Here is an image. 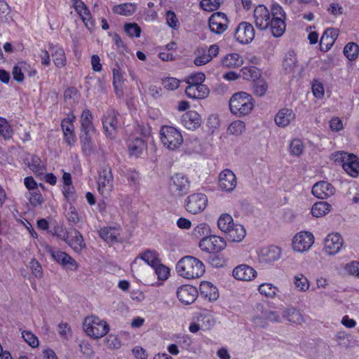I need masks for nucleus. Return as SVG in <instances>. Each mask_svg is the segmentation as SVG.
I'll use <instances>...</instances> for the list:
<instances>
[{
  "mask_svg": "<svg viewBox=\"0 0 359 359\" xmlns=\"http://www.w3.org/2000/svg\"><path fill=\"white\" fill-rule=\"evenodd\" d=\"M159 138L163 146L170 151L180 149L184 142L181 131L176 127L168 125L161 126Z\"/></svg>",
  "mask_w": 359,
  "mask_h": 359,
  "instance_id": "20e7f679",
  "label": "nucleus"
},
{
  "mask_svg": "<svg viewBox=\"0 0 359 359\" xmlns=\"http://www.w3.org/2000/svg\"><path fill=\"white\" fill-rule=\"evenodd\" d=\"M176 294L182 304L188 305L195 302L198 295V291L196 287L184 284L177 289Z\"/></svg>",
  "mask_w": 359,
  "mask_h": 359,
  "instance_id": "2eb2a0df",
  "label": "nucleus"
},
{
  "mask_svg": "<svg viewBox=\"0 0 359 359\" xmlns=\"http://www.w3.org/2000/svg\"><path fill=\"white\" fill-rule=\"evenodd\" d=\"M54 65L57 68H62L67 65V57L64 48L59 45L49 44Z\"/></svg>",
  "mask_w": 359,
  "mask_h": 359,
  "instance_id": "7c9ffc66",
  "label": "nucleus"
},
{
  "mask_svg": "<svg viewBox=\"0 0 359 359\" xmlns=\"http://www.w3.org/2000/svg\"><path fill=\"white\" fill-rule=\"evenodd\" d=\"M181 123L187 130H195L201 126L202 118L196 111L189 110L182 116Z\"/></svg>",
  "mask_w": 359,
  "mask_h": 359,
  "instance_id": "b1692460",
  "label": "nucleus"
},
{
  "mask_svg": "<svg viewBox=\"0 0 359 359\" xmlns=\"http://www.w3.org/2000/svg\"><path fill=\"white\" fill-rule=\"evenodd\" d=\"M293 284L295 289L299 292H305L310 287V281L302 273H297L293 277Z\"/></svg>",
  "mask_w": 359,
  "mask_h": 359,
  "instance_id": "37998d69",
  "label": "nucleus"
},
{
  "mask_svg": "<svg viewBox=\"0 0 359 359\" xmlns=\"http://www.w3.org/2000/svg\"><path fill=\"white\" fill-rule=\"evenodd\" d=\"M163 87L169 90H176L180 84V80L174 77H166L162 79Z\"/></svg>",
  "mask_w": 359,
  "mask_h": 359,
  "instance_id": "774afa93",
  "label": "nucleus"
},
{
  "mask_svg": "<svg viewBox=\"0 0 359 359\" xmlns=\"http://www.w3.org/2000/svg\"><path fill=\"white\" fill-rule=\"evenodd\" d=\"M228 18L221 12H217L209 18L208 25L212 32L220 34L226 31L228 27Z\"/></svg>",
  "mask_w": 359,
  "mask_h": 359,
  "instance_id": "6ab92c4d",
  "label": "nucleus"
},
{
  "mask_svg": "<svg viewBox=\"0 0 359 359\" xmlns=\"http://www.w3.org/2000/svg\"><path fill=\"white\" fill-rule=\"evenodd\" d=\"M272 18L271 12L264 5L257 6L254 10V20L255 25L259 29L264 30L269 27Z\"/></svg>",
  "mask_w": 359,
  "mask_h": 359,
  "instance_id": "f3484780",
  "label": "nucleus"
},
{
  "mask_svg": "<svg viewBox=\"0 0 359 359\" xmlns=\"http://www.w3.org/2000/svg\"><path fill=\"white\" fill-rule=\"evenodd\" d=\"M311 90L313 96L318 100H322L325 95V88L319 79H313L311 82Z\"/></svg>",
  "mask_w": 359,
  "mask_h": 359,
  "instance_id": "4d7b16f0",
  "label": "nucleus"
},
{
  "mask_svg": "<svg viewBox=\"0 0 359 359\" xmlns=\"http://www.w3.org/2000/svg\"><path fill=\"white\" fill-rule=\"evenodd\" d=\"M190 189V181L183 173H176L170 178V189L173 195L182 196L186 195Z\"/></svg>",
  "mask_w": 359,
  "mask_h": 359,
  "instance_id": "f8f14e48",
  "label": "nucleus"
},
{
  "mask_svg": "<svg viewBox=\"0 0 359 359\" xmlns=\"http://www.w3.org/2000/svg\"><path fill=\"white\" fill-rule=\"evenodd\" d=\"M344 243V238L340 233H328L323 241V250L327 255H335L341 250Z\"/></svg>",
  "mask_w": 359,
  "mask_h": 359,
  "instance_id": "ddd939ff",
  "label": "nucleus"
},
{
  "mask_svg": "<svg viewBox=\"0 0 359 359\" xmlns=\"http://www.w3.org/2000/svg\"><path fill=\"white\" fill-rule=\"evenodd\" d=\"M24 163L36 175H40L46 171V166L41 159L36 155H28L25 159Z\"/></svg>",
  "mask_w": 359,
  "mask_h": 359,
  "instance_id": "473e14b6",
  "label": "nucleus"
},
{
  "mask_svg": "<svg viewBox=\"0 0 359 359\" xmlns=\"http://www.w3.org/2000/svg\"><path fill=\"white\" fill-rule=\"evenodd\" d=\"M152 269L158 279L157 285H162L170 276V269L162 264L161 262Z\"/></svg>",
  "mask_w": 359,
  "mask_h": 359,
  "instance_id": "ea45409f",
  "label": "nucleus"
},
{
  "mask_svg": "<svg viewBox=\"0 0 359 359\" xmlns=\"http://www.w3.org/2000/svg\"><path fill=\"white\" fill-rule=\"evenodd\" d=\"M138 258L143 260L151 268L161 262L159 254L156 251L151 250H147L141 252L137 257V259Z\"/></svg>",
  "mask_w": 359,
  "mask_h": 359,
  "instance_id": "e433bc0d",
  "label": "nucleus"
},
{
  "mask_svg": "<svg viewBox=\"0 0 359 359\" xmlns=\"http://www.w3.org/2000/svg\"><path fill=\"white\" fill-rule=\"evenodd\" d=\"M22 337L25 341L33 348H37L39 345L38 337L30 331H22Z\"/></svg>",
  "mask_w": 359,
  "mask_h": 359,
  "instance_id": "680f3d73",
  "label": "nucleus"
},
{
  "mask_svg": "<svg viewBox=\"0 0 359 359\" xmlns=\"http://www.w3.org/2000/svg\"><path fill=\"white\" fill-rule=\"evenodd\" d=\"M234 224L232 216L228 213L222 214L217 219L219 229L225 233Z\"/></svg>",
  "mask_w": 359,
  "mask_h": 359,
  "instance_id": "a18cd8bd",
  "label": "nucleus"
},
{
  "mask_svg": "<svg viewBox=\"0 0 359 359\" xmlns=\"http://www.w3.org/2000/svg\"><path fill=\"white\" fill-rule=\"evenodd\" d=\"M255 36V30L252 24L248 22L239 23L234 33L236 40L241 44L250 43Z\"/></svg>",
  "mask_w": 359,
  "mask_h": 359,
  "instance_id": "4468645a",
  "label": "nucleus"
},
{
  "mask_svg": "<svg viewBox=\"0 0 359 359\" xmlns=\"http://www.w3.org/2000/svg\"><path fill=\"white\" fill-rule=\"evenodd\" d=\"M331 210V205L325 201L315 203L311 208V213L313 217L318 218L327 215Z\"/></svg>",
  "mask_w": 359,
  "mask_h": 359,
  "instance_id": "58836bf2",
  "label": "nucleus"
},
{
  "mask_svg": "<svg viewBox=\"0 0 359 359\" xmlns=\"http://www.w3.org/2000/svg\"><path fill=\"white\" fill-rule=\"evenodd\" d=\"M80 123L82 149L85 154H90L94 147L93 137L95 134V129L93 123V114L88 109H85L82 111Z\"/></svg>",
  "mask_w": 359,
  "mask_h": 359,
  "instance_id": "7ed1b4c3",
  "label": "nucleus"
},
{
  "mask_svg": "<svg viewBox=\"0 0 359 359\" xmlns=\"http://www.w3.org/2000/svg\"><path fill=\"white\" fill-rule=\"evenodd\" d=\"M205 76L202 72H197L193 74L189 75L187 79L186 82L187 86H198V85H204L203 82L205 81Z\"/></svg>",
  "mask_w": 359,
  "mask_h": 359,
  "instance_id": "052dcab7",
  "label": "nucleus"
},
{
  "mask_svg": "<svg viewBox=\"0 0 359 359\" xmlns=\"http://www.w3.org/2000/svg\"><path fill=\"white\" fill-rule=\"evenodd\" d=\"M281 314H283L284 320L292 323H300L302 320L301 313L294 308L285 309L281 312Z\"/></svg>",
  "mask_w": 359,
  "mask_h": 359,
  "instance_id": "49530a36",
  "label": "nucleus"
},
{
  "mask_svg": "<svg viewBox=\"0 0 359 359\" xmlns=\"http://www.w3.org/2000/svg\"><path fill=\"white\" fill-rule=\"evenodd\" d=\"M271 15L269 24L271 33L274 36L279 37L283 34L285 30V12L280 5L275 4L271 7Z\"/></svg>",
  "mask_w": 359,
  "mask_h": 359,
  "instance_id": "6e6552de",
  "label": "nucleus"
},
{
  "mask_svg": "<svg viewBox=\"0 0 359 359\" xmlns=\"http://www.w3.org/2000/svg\"><path fill=\"white\" fill-rule=\"evenodd\" d=\"M296 115L292 109L283 108L275 116L274 121L278 127L285 128L295 119Z\"/></svg>",
  "mask_w": 359,
  "mask_h": 359,
  "instance_id": "c85d7f7f",
  "label": "nucleus"
},
{
  "mask_svg": "<svg viewBox=\"0 0 359 359\" xmlns=\"http://www.w3.org/2000/svg\"><path fill=\"white\" fill-rule=\"evenodd\" d=\"M140 91L142 94L149 95L154 98H157L161 95V88L154 84H144L140 88Z\"/></svg>",
  "mask_w": 359,
  "mask_h": 359,
  "instance_id": "5fc2aeb1",
  "label": "nucleus"
},
{
  "mask_svg": "<svg viewBox=\"0 0 359 359\" xmlns=\"http://www.w3.org/2000/svg\"><path fill=\"white\" fill-rule=\"evenodd\" d=\"M130 156L138 157L147 149V143L142 137H130L127 142Z\"/></svg>",
  "mask_w": 359,
  "mask_h": 359,
  "instance_id": "cd10ccee",
  "label": "nucleus"
},
{
  "mask_svg": "<svg viewBox=\"0 0 359 359\" xmlns=\"http://www.w3.org/2000/svg\"><path fill=\"white\" fill-rule=\"evenodd\" d=\"M177 275L186 280H194L203 276L205 266L199 259L186 255L180 258L175 266Z\"/></svg>",
  "mask_w": 359,
  "mask_h": 359,
  "instance_id": "f257e3e1",
  "label": "nucleus"
},
{
  "mask_svg": "<svg viewBox=\"0 0 359 359\" xmlns=\"http://www.w3.org/2000/svg\"><path fill=\"white\" fill-rule=\"evenodd\" d=\"M66 243L77 252H81L85 248L83 236L77 230L73 231L68 235Z\"/></svg>",
  "mask_w": 359,
  "mask_h": 359,
  "instance_id": "72a5a7b5",
  "label": "nucleus"
},
{
  "mask_svg": "<svg viewBox=\"0 0 359 359\" xmlns=\"http://www.w3.org/2000/svg\"><path fill=\"white\" fill-rule=\"evenodd\" d=\"M97 191L103 198H107L114 189V177L109 166L103 168L98 173Z\"/></svg>",
  "mask_w": 359,
  "mask_h": 359,
  "instance_id": "0eeeda50",
  "label": "nucleus"
},
{
  "mask_svg": "<svg viewBox=\"0 0 359 359\" xmlns=\"http://www.w3.org/2000/svg\"><path fill=\"white\" fill-rule=\"evenodd\" d=\"M113 86L117 95H122L125 81V72L119 67L113 69Z\"/></svg>",
  "mask_w": 359,
  "mask_h": 359,
  "instance_id": "4c0bfd02",
  "label": "nucleus"
},
{
  "mask_svg": "<svg viewBox=\"0 0 359 359\" xmlns=\"http://www.w3.org/2000/svg\"><path fill=\"white\" fill-rule=\"evenodd\" d=\"M339 36V30L335 28L327 29L320 40V48L323 52L328 51L334 45Z\"/></svg>",
  "mask_w": 359,
  "mask_h": 359,
  "instance_id": "a878e982",
  "label": "nucleus"
},
{
  "mask_svg": "<svg viewBox=\"0 0 359 359\" xmlns=\"http://www.w3.org/2000/svg\"><path fill=\"white\" fill-rule=\"evenodd\" d=\"M232 276L238 280L251 281L257 277V272L249 265L240 264L233 269Z\"/></svg>",
  "mask_w": 359,
  "mask_h": 359,
  "instance_id": "5701e85b",
  "label": "nucleus"
},
{
  "mask_svg": "<svg viewBox=\"0 0 359 359\" xmlns=\"http://www.w3.org/2000/svg\"><path fill=\"white\" fill-rule=\"evenodd\" d=\"M47 248L53 259L67 270L75 271L77 269L78 264L66 252L55 250L49 246Z\"/></svg>",
  "mask_w": 359,
  "mask_h": 359,
  "instance_id": "dca6fc26",
  "label": "nucleus"
},
{
  "mask_svg": "<svg viewBox=\"0 0 359 359\" xmlns=\"http://www.w3.org/2000/svg\"><path fill=\"white\" fill-rule=\"evenodd\" d=\"M72 6L80 16L81 20L88 29H90L94 25L91 13L87 6L81 0H71Z\"/></svg>",
  "mask_w": 359,
  "mask_h": 359,
  "instance_id": "4be33fe9",
  "label": "nucleus"
},
{
  "mask_svg": "<svg viewBox=\"0 0 359 359\" xmlns=\"http://www.w3.org/2000/svg\"><path fill=\"white\" fill-rule=\"evenodd\" d=\"M166 24L172 29L177 30L180 27V21L176 14L172 11H168L165 15Z\"/></svg>",
  "mask_w": 359,
  "mask_h": 359,
  "instance_id": "338daca9",
  "label": "nucleus"
},
{
  "mask_svg": "<svg viewBox=\"0 0 359 359\" xmlns=\"http://www.w3.org/2000/svg\"><path fill=\"white\" fill-rule=\"evenodd\" d=\"M237 185L235 174L229 169L222 170L218 177V187L223 191L231 192Z\"/></svg>",
  "mask_w": 359,
  "mask_h": 359,
  "instance_id": "a211bd4d",
  "label": "nucleus"
},
{
  "mask_svg": "<svg viewBox=\"0 0 359 359\" xmlns=\"http://www.w3.org/2000/svg\"><path fill=\"white\" fill-rule=\"evenodd\" d=\"M126 34L130 38H139L142 33L141 27L136 22H127L123 25Z\"/></svg>",
  "mask_w": 359,
  "mask_h": 359,
  "instance_id": "603ef678",
  "label": "nucleus"
},
{
  "mask_svg": "<svg viewBox=\"0 0 359 359\" xmlns=\"http://www.w3.org/2000/svg\"><path fill=\"white\" fill-rule=\"evenodd\" d=\"M210 61V57L208 56L205 48H201L198 50V55L194 60V64L196 66L205 65Z\"/></svg>",
  "mask_w": 359,
  "mask_h": 359,
  "instance_id": "0e129e2a",
  "label": "nucleus"
},
{
  "mask_svg": "<svg viewBox=\"0 0 359 359\" xmlns=\"http://www.w3.org/2000/svg\"><path fill=\"white\" fill-rule=\"evenodd\" d=\"M258 291L263 296L274 298L278 292V288L271 283H264L259 285Z\"/></svg>",
  "mask_w": 359,
  "mask_h": 359,
  "instance_id": "de8ad7c7",
  "label": "nucleus"
},
{
  "mask_svg": "<svg viewBox=\"0 0 359 359\" xmlns=\"http://www.w3.org/2000/svg\"><path fill=\"white\" fill-rule=\"evenodd\" d=\"M14 134L13 129L8 121L2 117H0V136L4 140H10Z\"/></svg>",
  "mask_w": 359,
  "mask_h": 359,
  "instance_id": "8fccbe9b",
  "label": "nucleus"
},
{
  "mask_svg": "<svg viewBox=\"0 0 359 359\" xmlns=\"http://www.w3.org/2000/svg\"><path fill=\"white\" fill-rule=\"evenodd\" d=\"M332 159L341 163L343 169L349 176L357 177L359 175V157L356 155L341 151L333 154Z\"/></svg>",
  "mask_w": 359,
  "mask_h": 359,
  "instance_id": "423d86ee",
  "label": "nucleus"
},
{
  "mask_svg": "<svg viewBox=\"0 0 359 359\" xmlns=\"http://www.w3.org/2000/svg\"><path fill=\"white\" fill-rule=\"evenodd\" d=\"M344 54L350 60H355L359 54V46L356 43L349 42L344 48Z\"/></svg>",
  "mask_w": 359,
  "mask_h": 359,
  "instance_id": "09e8293b",
  "label": "nucleus"
},
{
  "mask_svg": "<svg viewBox=\"0 0 359 359\" xmlns=\"http://www.w3.org/2000/svg\"><path fill=\"white\" fill-rule=\"evenodd\" d=\"M100 237L107 242H113L117 240L120 235V229L116 227H104L99 231Z\"/></svg>",
  "mask_w": 359,
  "mask_h": 359,
  "instance_id": "79ce46f5",
  "label": "nucleus"
},
{
  "mask_svg": "<svg viewBox=\"0 0 359 359\" xmlns=\"http://www.w3.org/2000/svg\"><path fill=\"white\" fill-rule=\"evenodd\" d=\"M243 64L242 56L237 53L226 54L221 58L220 65L223 68L234 69L240 67Z\"/></svg>",
  "mask_w": 359,
  "mask_h": 359,
  "instance_id": "2f4dec72",
  "label": "nucleus"
},
{
  "mask_svg": "<svg viewBox=\"0 0 359 359\" xmlns=\"http://www.w3.org/2000/svg\"><path fill=\"white\" fill-rule=\"evenodd\" d=\"M185 93L191 99L203 100L209 95L210 90L206 85L187 86Z\"/></svg>",
  "mask_w": 359,
  "mask_h": 359,
  "instance_id": "c756f323",
  "label": "nucleus"
},
{
  "mask_svg": "<svg viewBox=\"0 0 359 359\" xmlns=\"http://www.w3.org/2000/svg\"><path fill=\"white\" fill-rule=\"evenodd\" d=\"M268 89V85L265 80L258 79L254 81V93L257 96H263L265 95Z\"/></svg>",
  "mask_w": 359,
  "mask_h": 359,
  "instance_id": "e2e57ef3",
  "label": "nucleus"
},
{
  "mask_svg": "<svg viewBox=\"0 0 359 359\" xmlns=\"http://www.w3.org/2000/svg\"><path fill=\"white\" fill-rule=\"evenodd\" d=\"M297 66V60L294 51H288L284 57L283 67L287 72H292Z\"/></svg>",
  "mask_w": 359,
  "mask_h": 359,
  "instance_id": "c03bdc74",
  "label": "nucleus"
},
{
  "mask_svg": "<svg viewBox=\"0 0 359 359\" xmlns=\"http://www.w3.org/2000/svg\"><path fill=\"white\" fill-rule=\"evenodd\" d=\"M226 233L231 241L238 243L242 241L245 237L246 231L243 225L235 223Z\"/></svg>",
  "mask_w": 359,
  "mask_h": 359,
  "instance_id": "f704fd0d",
  "label": "nucleus"
},
{
  "mask_svg": "<svg viewBox=\"0 0 359 359\" xmlns=\"http://www.w3.org/2000/svg\"><path fill=\"white\" fill-rule=\"evenodd\" d=\"M61 190L67 202L72 203L76 200V191L73 185L62 186Z\"/></svg>",
  "mask_w": 359,
  "mask_h": 359,
  "instance_id": "69168bd1",
  "label": "nucleus"
},
{
  "mask_svg": "<svg viewBox=\"0 0 359 359\" xmlns=\"http://www.w3.org/2000/svg\"><path fill=\"white\" fill-rule=\"evenodd\" d=\"M255 107L252 96L244 91L233 93L229 100L230 112L236 117H245L251 114Z\"/></svg>",
  "mask_w": 359,
  "mask_h": 359,
  "instance_id": "f03ea898",
  "label": "nucleus"
},
{
  "mask_svg": "<svg viewBox=\"0 0 359 359\" xmlns=\"http://www.w3.org/2000/svg\"><path fill=\"white\" fill-rule=\"evenodd\" d=\"M75 120L76 116L73 113H69L67 116L62 121L61 127L63 133L74 132V122Z\"/></svg>",
  "mask_w": 359,
  "mask_h": 359,
  "instance_id": "bf43d9fd",
  "label": "nucleus"
},
{
  "mask_svg": "<svg viewBox=\"0 0 359 359\" xmlns=\"http://www.w3.org/2000/svg\"><path fill=\"white\" fill-rule=\"evenodd\" d=\"M211 233V229L210 226L206 223H200L194 228L192 231V236L196 238H204L205 236H209Z\"/></svg>",
  "mask_w": 359,
  "mask_h": 359,
  "instance_id": "3c124183",
  "label": "nucleus"
},
{
  "mask_svg": "<svg viewBox=\"0 0 359 359\" xmlns=\"http://www.w3.org/2000/svg\"><path fill=\"white\" fill-rule=\"evenodd\" d=\"M345 273L349 276L359 278V261H351L343 266Z\"/></svg>",
  "mask_w": 359,
  "mask_h": 359,
  "instance_id": "13d9d810",
  "label": "nucleus"
},
{
  "mask_svg": "<svg viewBox=\"0 0 359 359\" xmlns=\"http://www.w3.org/2000/svg\"><path fill=\"white\" fill-rule=\"evenodd\" d=\"M83 327L86 334L93 339L101 338L109 331L108 323L95 316L86 317L83 320Z\"/></svg>",
  "mask_w": 359,
  "mask_h": 359,
  "instance_id": "39448f33",
  "label": "nucleus"
},
{
  "mask_svg": "<svg viewBox=\"0 0 359 359\" xmlns=\"http://www.w3.org/2000/svg\"><path fill=\"white\" fill-rule=\"evenodd\" d=\"M304 149L303 141L299 138L293 139L290 144V152L292 156H299Z\"/></svg>",
  "mask_w": 359,
  "mask_h": 359,
  "instance_id": "6e6d98bb",
  "label": "nucleus"
},
{
  "mask_svg": "<svg viewBox=\"0 0 359 359\" xmlns=\"http://www.w3.org/2000/svg\"><path fill=\"white\" fill-rule=\"evenodd\" d=\"M198 291L203 299L209 302L216 301L219 297L217 287L210 281H201Z\"/></svg>",
  "mask_w": 359,
  "mask_h": 359,
  "instance_id": "393cba45",
  "label": "nucleus"
},
{
  "mask_svg": "<svg viewBox=\"0 0 359 359\" xmlns=\"http://www.w3.org/2000/svg\"><path fill=\"white\" fill-rule=\"evenodd\" d=\"M245 130V123L241 120H236L229 124L227 132L230 135L238 136L241 135Z\"/></svg>",
  "mask_w": 359,
  "mask_h": 359,
  "instance_id": "864d4df0",
  "label": "nucleus"
},
{
  "mask_svg": "<svg viewBox=\"0 0 359 359\" xmlns=\"http://www.w3.org/2000/svg\"><path fill=\"white\" fill-rule=\"evenodd\" d=\"M207 205L208 197L202 193L192 194L185 201L187 211L193 215L202 212L206 208Z\"/></svg>",
  "mask_w": 359,
  "mask_h": 359,
  "instance_id": "9b49d317",
  "label": "nucleus"
},
{
  "mask_svg": "<svg viewBox=\"0 0 359 359\" xmlns=\"http://www.w3.org/2000/svg\"><path fill=\"white\" fill-rule=\"evenodd\" d=\"M136 4L133 3L121 4L112 8V11L115 14L124 16L133 15L136 11Z\"/></svg>",
  "mask_w": 359,
  "mask_h": 359,
  "instance_id": "a19ab883",
  "label": "nucleus"
},
{
  "mask_svg": "<svg viewBox=\"0 0 359 359\" xmlns=\"http://www.w3.org/2000/svg\"><path fill=\"white\" fill-rule=\"evenodd\" d=\"M315 241L313 234L307 231H302L297 233L292 240V248L297 252H305L309 251Z\"/></svg>",
  "mask_w": 359,
  "mask_h": 359,
  "instance_id": "1a4fd4ad",
  "label": "nucleus"
},
{
  "mask_svg": "<svg viewBox=\"0 0 359 359\" xmlns=\"http://www.w3.org/2000/svg\"><path fill=\"white\" fill-rule=\"evenodd\" d=\"M334 187L326 181H320L316 183L312 188V194L318 198H327L334 193Z\"/></svg>",
  "mask_w": 359,
  "mask_h": 359,
  "instance_id": "bb28decb",
  "label": "nucleus"
},
{
  "mask_svg": "<svg viewBox=\"0 0 359 359\" xmlns=\"http://www.w3.org/2000/svg\"><path fill=\"white\" fill-rule=\"evenodd\" d=\"M281 253V249L276 245L262 247L257 252L259 261L264 263H271L278 260Z\"/></svg>",
  "mask_w": 359,
  "mask_h": 359,
  "instance_id": "412c9836",
  "label": "nucleus"
},
{
  "mask_svg": "<svg viewBox=\"0 0 359 359\" xmlns=\"http://www.w3.org/2000/svg\"><path fill=\"white\" fill-rule=\"evenodd\" d=\"M198 246L203 252L214 253L223 250L226 246V242L221 236L210 235L201 238Z\"/></svg>",
  "mask_w": 359,
  "mask_h": 359,
  "instance_id": "9d476101",
  "label": "nucleus"
},
{
  "mask_svg": "<svg viewBox=\"0 0 359 359\" xmlns=\"http://www.w3.org/2000/svg\"><path fill=\"white\" fill-rule=\"evenodd\" d=\"M102 125L107 137L114 138L118 127L117 114L114 111L109 110L104 114Z\"/></svg>",
  "mask_w": 359,
  "mask_h": 359,
  "instance_id": "aec40b11",
  "label": "nucleus"
},
{
  "mask_svg": "<svg viewBox=\"0 0 359 359\" xmlns=\"http://www.w3.org/2000/svg\"><path fill=\"white\" fill-rule=\"evenodd\" d=\"M241 78L250 81H256L261 77V71L255 66H245L240 70Z\"/></svg>",
  "mask_w": 359,
  "mask_h": 359,
  "instance_id": "c9c22d12",
  "label": "nucleus"
}]
</instances>
